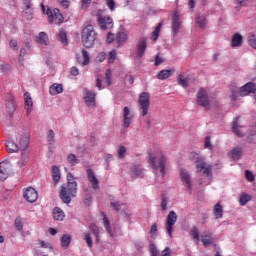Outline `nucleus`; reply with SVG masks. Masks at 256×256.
I'll list each match as a JSON object with an SVG mask.
<instances>
[{"instance_id": "f257e3e1", "label": "nucleus", "mask_w": 256, "mask_h": 256, "mask_svg": "<svg viewBox=\"0 0 256 256\" xmlns=\"http://www.w3.org/2000/svg\"><path fill=\"white\" fill-rule=\"evenodd\" d=\"M148 163L154 171H160L162 175H165V163H167V157H165L161 149L157 148L149 154Z\"/></svg>"}, {"instance_id": "f03ea898", "label": "nucleus", "mask_w": 256, "mask_h": 256, "mask_svg": "<svg viewBox=\"0 0 256 256\" xmlns=\"http://www.w3.org/2000/svg\"><path fill=\"white\" fill-rule=\"evenodd\" d=\"M77 193V182L71 173L67 174V185L61 186L60 198L63 203H71V197Z\"/></svg>"}, {"instance_id": "7ed1b4c3", "label": "nucleus", "mask_w": 256, "mask_h": 256, "mask_svg": "<svg viewBox=\"0 0 256 256\" xmlns=\"http://www.w3.org/2000/svg\"><path fill=\"white\" fill-rule=\"evenodd\" d=\"M190 161H194L196 163V172L203 173L206 177H211L213 171L211 164H207L205 162V158L197 152H192L189 155Z\"/></svg>"}, {"instance_id": "20e7f679", "label": "nucleus", "mask_w": 256, "mask_h": 256, "mask_svg": "<svg viewBox=\"0 0 256 256\" xmlns=\"http://www.w3.org/2000/svg\"><path fill=\"white\" fill-rule=\"evenodd\" d=\"M82 43L84 47L90 49L95 44L97 40V33L95 32V27L91 24L85 26L81 32Z\"/></svg>"}, {"instance_id": "39448f33", "label": "nucleus", "mask_w": 256, "mask_h": 256, "mask_svg": "<svg viewBox=\"0 0 256 256\" xmlns=\"http://www.w3.org/2000/svg\"><path fill=\"white\" fill-rule=\"evenodd\" d=\"M138 103L141 109V115L145 117L149 113V107L151 106V95L149 92H143L138 98Z\"/></svg>"}, {"instance_id": "423d86ee", "label": "nucleus", "mask_w": 256, "mask_h": 256, "mask_svg": "<svg viewBox=\"0 0 256 256\" xmlns=\"http://www.w3.org/2000/svg\"><path fill=\"white\" fill-rule=\"evenodd\" d=\"M96 17L98 25L102 31L113 29V18L103 15V10H98Z\"/></svg>"}, {"instance_id": "0eeeda50", "label": "nucleus", "mask_w": 256, "mask_h": 256, "mask_svg": "<svg viewBox=\"0 0 256 256\" xmlns=\"http://www.w3.org/2000/svg\"><path fill=\"white\" fill-rule=\"evenodd\" d=\"M46 15H48V21L50 24L54 23V25H61V23H63V14H61V10H59V8H54L53 10L48 8Z\"/></svg>"}, {"instance_id": "6e6552de", "label": "nucleus", "mask_w": 256, "mask_h": 256, "mask_svg": "<svg viewBox=\"0 0 256 256\" xmlns=\"http://www.w3.org/2000/svg\"><path fill=\"white\" fill-rule=\"evenodd\" d=\"M197 103L200 107H204L205 111H209L211 109V101L209 100V95L205 88L199 89L197 93Z\"/></svg>"}, {"instance_id": "1a4fd4ad", "label": "nucleus", "mask_w": 256, "mask_h": 256, "mask_svg": "<svg viewBox=\"0 0 256 256\" xmlns=\"http://www.w3.org/2000/svg\"><path fill=\"white\" fill-rule=\"evenodd\" d=\"M177 223V213L175 211H170L166 217L165 229L169 237H173V227Z\"/></svg>"}, {"instance_id": "9d476101", "label": "nucleus", "mask_w": 256, "mask_h": 256, "mask_svg": "<svg viewBox=\"0 0 256 256\" xmlns=\"http://www.w3.org/2000/svg\"><path fill=\"white\" fill-rule=\"evenodd\" d=\"M23 197L28 203H35L39 199V194L33 187H28L24 189Z\"/></svg>"}, {"instance_id": "9b49d317", "label": "nucleus", "mask_w": 256, "mask_h": 256, "mask_svg": "<svg viewBox=\"0 0 256 256\" xmlns=\"http://www.w3.org/2000/svg\"><path fill=\"white\" fill-rule=\"evenodd\" d=\"M179 175H180L181 182L184 183V185H186V188L191 194V191L193 189V184L191 182V174L189 173V171L182 168L180 169Z\"/></svg>"}, {"instance_id": "f8f14e48", "label": "nucleus", "mask_w": 256, "mask_h": 256, "mask_svg": "<svg viewBox=\"0 0 256 256\" xmlns=\"http://www.w3.org/2000/svg\"><path fill=\"white\" fill-rule=\"evenodd\" d=\"M179 29H181V17L179 12L175 11L172 14V33L174 36L179 33Z\"/></svg>"}, {"instance_id": "ddd939ff", "label": "nucleus", "mask_w": 256, "mask_h": 256, "mask_svg": "<svg viewBox=\"0 0 256 256\" xmlns=\"http://www.w3.org/2000/svg\"><path fill=\"white\" fill-rule=\"evenodd\" d=\"M5 107L9 115H13L15 113L16 105H15V98L13 97V95L8 94L6 96Z\"/></svg>"}, {"instance_id": "4468645a", "label": "nucleus", "mask_w": 256, "mask_h": 256, "mask_svg": "<svg viewBox=\"0 0 256 256\" xmlns=\"http://www.w3.org/2000/svg\"><path fill=\"white\" fill-rule=\"evenodd\" d=\"M254 91H255V84L252 82H248L240 88L239 95L240 97H247V95L254 93Z\"/></svg>"}, {"instance_id": "2eb2a0df", "label": "nucleus", "mask_w": 256, "mask_h": 256, "mask_svg": "<svg viewBox=\"0 0 256 256\" xmlns=\"http://www.w3.org/2000/svg\"><path fill=\"white\" fill-rule=\"evenodd\" d=\"M131 119H133V114H131V109L129 107H124L123 109V124L126 129L131 125Z\"/></svg>"}, {"instance_id": "dca6fc26", "label": "nucleus", "mask_w": 256, "mask_h": 256, "mask_svg": "<svg viewBox=\"0 0 256 256\" xmlns=\"http://www.w3.org/2000/svg\"><path fill=\"white\" fill-rule=\"evenodd\" d=\"M87 179L89 183H91L93 189H99V180L92 169L87 170Z\"/></svg>"}, {"instance_id": "f3484780", "label": "nucleus", "mask_w": 256, "mask_h": 256, "mask_svg": "<svg viewBox=\"0 0 256 256\" xmlns=\"http://www.w3.org/2000/svg\"><path fill=\"white\" fill-rule=\"evenodd\" d=\"M9 177V165L6 162L0 163V181H5Z\"/></svg>"}, {"instance_id": "a211bd4d", "label": "nucleus", "mask_w": 256, "mask_h": 256, "mask_svg": "<svg viewBox=\"0 0 256 256\" xmlns=\"http://www.w3.org/2000/svg\"><path fill=\"white\" fill-rule=\"evenodd\" d=\"M145 49H147V40L143 38L138 42L136 46L138 57H143V55H145Z\"/></svg>"}, {"instance_id": "6ab92c4d", "label": "nucleus", "mask_w": 256, "mask_h": 256, "mask_svg": "<svg viewBox=\"0 0 256 256\" xmlns=\"http://www.w3.org/2000/svg\"><path fill=\"white\" fill-rule=\"evenodd\" d=\"M51 175L54 185H57V183H59L61 179V170L59 169V167L52 166Z\"/></svg>"}, {"instance_id": "aec40b11", "label": "nucleus", "mask_w": 256, "mask_h": 256, "mask_svg": "<svg viewBox=\"0 0 256 256\" xmlns=\"http://www.w3.org/2000/svg\"><path fill=\"white\" fill-rule=\"evenodd\" d=\"M35 41L39 45H49V36L45 32H40L38 36L35 37Z\"/></svg>"}, {"instance_id": "412c9836", "label": "nucleus", "mask_w": 256, "mask_h": 256, "mask_svg": "<svg viewBox=\"0 0 256 256\" xmlns=\"http://www.w3.org/2000/svg\"><path fill=\"white\" fill-rule=\"evenodd\" d=\"M84 99L87 107H95V93L86 91Z\"/></svg>"}, {"instance_id": "4be33fe9", "label": "nucleus", "mask_w": 256, "mask_h": 256, "mask_svg": "<svg viewBox=\"0 0 256 256\" xmlns=\"http://www.w3.org/2000/svg\"><path fill=\"white\" fill-rule=\"evenodd\" d=\"M24 101H25L26 113H27V115H29L31 113V109L33 107V100L31 99V94L26 92L24 94Z\"/></svg>"}, {"instance_id": "5701e85b", "label": "nucleus", "mask_w": 256, "mask_h": 256, "mask_svg": "<svg viewBox=\"0 0 256 256\" xmlns=\"http://www.w3.org/2000/svg\"><path fill=\"white\" fill-rule=\"evenodd\" d=\"M241 45H243V36L239 33L234 34L231 39V46L241 47Z\"/></svg>"}, {"instance_id": "b1692460", "label": "nucleus", "mask_w": 256, "mask_h": 256, "mask_svg": "<svg viewBox=\"0 0 256 256\" xmlns=\"http://www.w3.org/2000/svg\"><path fill=\"white\" fill-rule=\"evenodd\" d=\"M50 95H59L63 93V84L54 83L49 88Z\"/></svg>"}, {"instance_id": "393cba45", "label": "nucleus", "mask_w": 256, "mask_h": 256, "mask_svg": "<svg viewBox=\"0 0 256 256\" xmlns=\"http://www.w3.org/2000/svg\"><path fill=\"white\" fill-rule=\"evenodd\" d=\"M52 215L55 221H63L65 219V212H63L59 207L53 209Z\"/></svg>"}, {"instance_id": "a878e982", "label": "nucleus", "mask_w": 256, "mask_h": 256, "mask_svg": "<svg viewBox=\"0 0 256 256\" xmlns=\"http://www.w3.org/2000/svg\"><path fill=\"white\" fill-rule=\"evenodd\" d=\"M229 155L234 161H239V159H241V155H243V150L240 147H236L232 149Z\"/></svg>"}, {"instance_id": "bb28decb", "label": "nucleus", "mask_w": 256, "mask_h": 256, "mask_svg": "<svg viewBox=\"0 0 256 256\" xmlns=\"http://www.w3.org/2000/svg\"><path fill=\"white\" fill-rule=\"evenodd\" d=\"M173 73H175L174 70H162L157 74V79H160L161 81L169 79Z\"/></svg>"}, {"instance_id": "cd10ccee", "label": "nucleus", "mask_w": 256, "mask_h": 256, "mask_svg": "<svg viewBox=\"0 0 256 256\" xmlns=\"http://www.w3.org/2000/svg\"><path fill=\"white\" fill-rule=\"evenodd\" d=\"M26 163H29V151L28 150H22L19 165H20V167H25Z\"/></svg>"}, {"instance_id": "c85d7f7f", "label": "nucleus", "mask_w": 256, "mask_h": 256, "mask_svg": "<svg viewBox=\"0 0 256 256\" xmlns=\"http://www.w3.org/2000/svg\"><path fill=\"white\" fill-rule=\"evenodd\" d=\"M6 150L8 153H16V151H19V146H17V144H15L13 141H7Z\"/></svg>"}, {"instance_id": "c756f323", "label": "nucleus", "mask_w": 256, "mask_h": 256, "mask_svg": "<svg viewBox=\"0 0 256 256\" xmlns=\"http://www.w3.org/2000/svg\"><path fill=\"white\" fill-rule=\"evenodd\" d=\"M102 215H103V223H104V227L107 231V233H109V235L111 237H115V232H113L111 230V226L109 225V219H107V216H105V213L102 212Z\"/></svg>"}, {"instance_id": "7c9ffc66", "label": "nucleus", "mask_w": 256, "mask_h": 256, "mask_svg": "<svg viewBox=\"0 0 256 256\" xmlns=\"http://www.w3.org/2000/svg\"><path fill=\"white\" fill-rule=\"evenodd\" d=\"M128 39V35L125 32H119L116 36V42L118 45H123Z\"/></svg>"}, {"instance_id": "2f4dec72", "label": "nucleus", "mask_w": 256, "mask_h": 256, "mask_svg": "<svg viewBox=\"0 0 256 256\" xmlns=\"http://www.w3.org/2000/svg\"><path fill=\"white\" fill-rule=\"evenodd\" d=\"M249 201H251V195H249L247 193H242L240 195V198H239L240 205L245 206L246 204L249 203Z\"/></svg>"}, {"instance_id": "473e14b6", "label": "nucleus", "mask_w": 256, "mask_h": 256, "mask_svg": "<svg viewBox=\"0 0 256 256\" xmlns=\"http://www.w3.org/2000/svg\"><path fill=\"white\" fill-rule=\"evenodd\" d=\"M89 229L93 233V235H94V237L96 239V243H99V239H100L99 227H97V225H95V224H90L89 225Z\"/></svg>"}, {"instance_id": "72a5a7b5", "label": "nucleus", "mask_w": 256, "mask_h": 256, "mask_svg": "<svg viewBox=\"0 0 256 256\" xmlns=\"http://www.w3.org/2000/svg\"><path fill=\"white\" fill-rule=\"evenodd\" d=\"M213 211L216 219H221V217H223V207L221 204H216Z\"/></svg>"}, {"instance_id": "f704fd0d", "label": "nucleus", "mask_w": 256, "mask_h": 256, "mask_svg": "<svg viewBox=\"0 0 256 256\" xmlns=\"http://www.w3.org/2000/svg\"><path fill=\"white\" fill-rule=\"evenodd\" d=\"M61 245L65 249L71 245V236L69 234L63 235L61 238Z\"/></svg>"}, {"instance_id": "c9c22d12", "label": "nucleus", "mask_w": 256, "mask_h": 256, "mask_svg": "<svg viewBox=\"0 0 256 256\" xmlns=\"http://www.w3.org/2000/svg\"><path fill=\"white\" fill-rule=\"evenodd\" d=\"M161 27H163V23H159L155 30L152 32V41H157V39H159V33H161Z\"/></svg>"}, {"instance_id": "e433bc0d", "label": "nucleus", "mask_w": 256, "mask_h": 256, "mask_svg": "<svg viewBox=\"0 0 256 256\" xmlns=\"http://www.w3.org/2000/svg\"><path fill=\"white\" fill-rule=\"evenodd\" d=\"M27 147H29V138L27 136H22L20 138V149H22V151H27Z\"/></svg>"}, {"instance_id": "4c0bfd02", "label": "nucleus", "mask_w": 256, "mask_h": 256, "mask_svg": "<svg viewBox=\"0 0 256 256\" xmlns=\"http://www.w3.org/2000/svg\"><path fill=\"white\" fill-rule=\"evenodd\" d=\"M83 239L87 243V246L89 247V249H92L93 248V240L91 239V234L89 232H84Z\"/></svg>"}, {"instance_id": "58836bf2", "label": "nucleus", "mask_w": 256, "mask_h": 256, "mask_svg": "<svg viewBox=\"0 0 256 256\" xmlns=\"http://www.w3.org/2000/svg\"><path fill=\"white\" fill-rule=\"evenodd\" d=\"M196 25L200 27V29H205V25H207V20L205 16H198L196 19Z\"/></svg>"}, {"instance_id": "ea45409f", "label": "nucleus", "mask_w": 256, "mask_h": 256, "mask_svg": "<svg viewBox=\"0 0 256 256\" xmlns=\"http://www.w3.org/2000/svg\"><path fill=\"white\" fill-rule=\"evenodd\" d=\"M190 235H191V237H193V239H194V241H196V243H199V229L196 226L191 228Z\"/></svg>"}, {"instance_id": "a19ab883", "label": "nucleus", "mask_w": 256, "mask_h": 256, "mask_svg": "<svg viewBox=\"0 0 256 256\" xmlns=\"http://www.w3.org/2000/svg\"><path fill=\"white\" fill-rule=\"evenodd\" d=\"M67 161L71 165V167H75V165L79 163V159H77V156H75V154H69L67 157Z\"/></svg>"}, {"instance_id": "79ce46f5", "label": "nucleus", "mask_w": 256, "mask_h": 256, "mask_svg": "<svg viewBox=\"0 0 256 256\" xmlns=\"http://www.w3.org/2000/svg\"><path fill=\"white\" fill-rule=\"evenodd\" d=\"M59 40L61 41L62 45H69V42L67 41V33L65 30L59 31Z\"/></svg>"}, {"instance_id": "37998d69", "label": "nucleus", "mask_w": 256, "mask_h": 256, "mask_svg": "<svg viewBox=\"0 0 256 256\" xmlns=\"http://www.w3.org/2000/svg\"><path fill=\"white\" fill-rule=\"evenodd\" d=\"M47 141L49 145H53L55 143V132L53 130H49L47 132Z\"/></svg>"}, {"instance_id": "c03bdc74", "label": "nucleus", "mask_w": 256, "mask_h": 256, "mask_svg": "<svg viewBox=\"0 0 256 256\" xmlns=\"http://www.w3.org/2000/svg\"><path fill=\"white\" fill-rule=\"evenodd\" d=\"M90 57L89 52L82 50V65H89Z\"/></svg>"}, {"instance_id": "a18cd8bd", "label": "nucleus", "mask_w": 256, "mask_h": 256, "mask_svg": "<svg viewBox=\"0 0 256 256\" xmlns=\"http://www.w3.org/2000/svg\"><path fill=\"white\" fill-rule=\"evenodd\" d=\"M232 131L237 137H243V132L239 130V124L237 122L233 123Z\"/></svg>"}, {"instance_id": "49530a36", "label": "nucleus", "mask_w": 256, "mask_h": 256, "mask_svg": "<svg viewBox=\"0 0 256 256\" xmlns=\"http://www.w3.org/2000/svg\"><path fill=\"white\" fill-rule=\"evenodd\" d=\"M126 153H127V148H125V146H119V148L117 150L118 158L124 159Z\"/></svg>"}, {"instance_id": "de8ad7c7", "label": "nucleus", "mask_w": 256, "mask_h": 256, "mask_svg": "<svg viewBox=\"0 0 256 256\" xmlns=\"http://www.w3.org/2000/svg\"><path fill=\"white\" fill-rule=\"evenodd\" d=\"M248 43L252 49H256V36L255 34H250L248 37Z\"/></svg>"}, {"instance_id": "09e8293b", "label": "nucleus", "mask_w": 256, "mask_h": 256, "mask_svg": "<svg viewBox=\"0 0 256 256\" xmlns=\"http://www.w3.org/2000/svg\"><path fill=\"white\" fill-rule=\"evenodd\" d=\"M110 205L114 209V211H121V206L123 205V203L119 201H111Z\"/></svg>"}, {"instance_id": "8fccbe9b", "label": "nucleus", "mask_w": 256, "mask_h": 256, "mask_svg": "<svg viewBox=\"0 0 256 256\" xmlns=\"http://www.w3.org/2000/svg\"><path fill=\"white\" fill-rule=\"evenodd\" d=\"M14 225L18 231H23V220L21 218H16Z\"/></svg>"}, {"instance_id": "3c124183", "label": "nucleus", "mask_w": 256, "mask_h": 256, "mask_svg": "<svg viewBox=\"0 0 256 256\" xmlns=\"http://www.w3.org/2000/svg\"><path fill=\"white\" fill-rule=\"evenodd\" d=\"M178 84L181 85V87H187L189 85L187 79H185L182 74L179 75Z\"/></svg>"}, {"instance_id": "603ef678", "label": "nucleus", "mask_w": 256, "mask_h": 256, "mask_svg": "<svg viewBox=\"0 0 256 256\" xmlns=\"http://www.w3.org/2000/svg\"><path fill=\"white\" fill-rule=\"evenodd\" d=\"M105 77H106L107 87L111 86V77H112L111 69L106 70Z\"/></svg>"}, {"instance_id": "864d4df0", "label": "nucleus", "mask_w": 256, "mask_h": 256, "mask_svg": "<svg viewBox=\"0 0 256 256\" xmlns=\"http://www.w3.org/2000/svg\"><path fill=\"white\" fill-rule=\"evenodd\" d=\"M57 1L59 5L64 9H67L71 5V0H57Z\"/></svg>"}, {"instance_id": "5fc2aeb1", "label": "nucleus", "mask_w": 256, "mask_h": 256, "mask_svg": "<svg viewBox=\"0 0 256 256\" xmlns=\"http://www.w3.org/2000/svg\"><path fill=\"white\" fill-rule=\"evenodd\" d=\"M201 237H202L201 241L204 247H209V245L213 243V238H205V236H201Z\"/></svg>"}, {"instance_id": "6e6d98bb", "label": "nucleus", "mask_w": 256, "mask_h": 256, "mask_svg": "<svg viewBox=\"0 0 256 256\" xmlns=\"http://www.w3.org/2000/svg\"><path fill=\"white\" fill-rule=\"evenodd\" d=\"M205 149H213V145L211 144V136H206L205 142H204Z\"/></svg>"}, {"instance_id": "4d7b16f0", "label": "nucleus", "mask_w": 256, "mask_h": 256, "mask_svg": "<svg viewBox=\"0 0 256 256\" xmlns=\"http://www.w3.org/2000/svg\"><path fill=\"white\" fill-rule=\"evenodd\" d=\"M105 59H106V54H105V52H100V53H98L97 56H96V61H97V63H103V61H105Z\"/></svg>"}, {"instance_id": "13d9d810", "label": "nucleus", "mask_w": 256, "mask_h": 256, "mask_svg": "<svg viewBox=\"0 0 256 256\" xmlns=\"http://www.w3.org/2000/svg\"><path fill=\"white\" fill-rule=\"evenodd\" d=\"M245 177L247 179V181H255V176L253 175V172L249 171V170H246L245 171Z\"/></svg>"}, {"instance_id": "bf43d9fd", "label": "nucleus", "mask_w": 256, "mask_h": 256, "mask_svg": "<svg viewBox=\"0 0 256 256\" xmlns=\"http://www.w3.org/2000/svg\"><path fill=\"white\" fill-rule=\"evenodd\" d=\"M150 255L159 256V251L157 250V247H155V244L150 245Z\"/></svg>"}, {"instance_id": "052dcab7", "label": "nucleus", "mask_w": 256, "mask_h": 256, "mask_svg": "<svg viewBox=\"0 0 256 256\" xmlns=\"http://www.w3.org/2000/svg\"><path fill=\"white\" fill-rule=\"evenodd\" d=\"M9 45H10V48L13 49L14 51H19L17 40H10Z\"/></svg>"}, {"instance_id": "680f3d73", "label": "nucleus", "mask_w": 256, "mask_h": 256, "mask_svg": "<svg viewBox=\"0 0 256 256\" xmlns=\"http://www.w3.org/2000/svg\"><path fill=\"white\" fill-rule=\"evenodd\" d=\"M106 5L110 11H115V0H107Z\"/></svg>"}, {"instance_id": "e2e57ef3", "label": "nucleus", "mask_w": 256, "mask_h": 256, "mask_svg": "<svg viewBox=\"0 0 256 256\" xmlns=\"http://www.w3.org/2000/svg\"><path fill=\"white\" fill-rule=\"evenodd\" d=\"M117 59V51L112 50L109 54V63H113Z\"/></svg>"}, {"instance_id": "0e129e2a", "label": "nucleus", "mask_w": 256, "mask_h": 256, "mask_svg": "<svg viewBox=\"0 0 256 256\" xmlns=\"http://www.w3.org/2000/svg\"><path fill=\"white\" fill-rule=\"evenodd\" d=\"M150 235L151 237H155V235H157V224H152L150 228Z\"/></svg>"}, {"instance_id": "69168bd1", "label": "nucleus", "mask_w": 256, "mask_h": 256, "mask_svg": "<svg viewBox=\"0 0 256 256\" xmlns=\"http://www.w3.org/2000/svg\"><path fill=\"white\" fill-rule=\"evenodd\" d=\"M81 7L82 9H87L89 7V5H91V0H81Z\"/></svg>"}, {"instance_id": "338daca9", "label": "nucleus", "mask_w": 256, "mask_h": 256, "mask_svg": "<svg viewBox=\"0 0 256 256\" xmlns=\"http://www.w3.org/2000/svg\"><path fill=\"white\" fill-rule=\"evenodd\" d=\"M106 41L108 44H111L112 41H115V35H113V33H108Z\"/></svg>"}, {"instance_id": "774afa93", "label": "nucleus", "mask_w": 256, "mask_h": 256, "mask_svg": "<svg viewBox=\"0 0 256 256\" xmlns=\"http://www.w3.org/2000/svg\"><path fill=\"white\" fill-rule=\"evenodd\" d=\"M161 256H171V250L169 249V247L165 248V249L161 252Z\"/></svg>"}]
</instances>
